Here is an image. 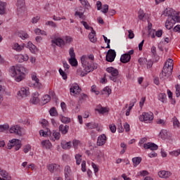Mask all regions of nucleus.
<instances>
[{"mask_svg": "<svg viewBox=\"0 0 180 180\" xmlns=\"http://www.w3.org/2000/svg\"><path fill=\"white\" fill-rule=\"evenodd\" d=\"M163 15L168 16V19L165 22V27L167 30H171L176 22H180V12L167 8L165 10Z\"/></svg>", "mask_w": 180, "mask_h": 180, "instance_id": "f257e3e1", "label": "nucleus"}, {"mask_svg": "<svg viewBox=\"0 0 180 180\" xmlns=\"http://www.w3.org/2000/svg\"><path fill=\"white\" fill-rule=\"evenodd\" d=\"M27 72V69L21 65H17L15 67L12 66L9 69L10 75L15 77V80L17 82H21L25 78V74Z\"/></svg>", "mask_w": 180, "mask_h": 180, "instance_id": "f03ea898", "label": "nucleus"}, {"mask_svg": "<svg viewBox=\"0 0 180 180\" xmlns=\"http://www.w3.org/2000/svg\"><path fill=\"white\" fill-rule=\"evenodd\" d=\"M94 56L93 54L84 55L80 58L81 64L83 68L88 71L93 72L98 68V64L94 63Z\"/></svg>", "mask_w": 180, "mask_h": 180, "instance_id": "7ed1b4c3", "label": "nucleus"}, {"mask_svg": "<svg viewBox=\"0 0 180 180\" xmlns=\"http://www.w3.org/2000/svg\"><path fill=\"white\" fill-rule=\"evenodd\" d=\"M52 46L56 45L57 46L63 47L65 44H70L73 41V38L70 36H65L64 39L60 37L59 33H55L51 37Z\"/></svg>", "mask_w": 180, "mask_h": 180, "instance_id": "20e7f679", "label": "nucleus"}, {"mask_svg": "<svg viewBox=\"0 0 180 180\" xmlns=\"http://www.w3.org/2000/svg\"><path fill=\"white\" fill-rule=\"evenodd\" d=\"M174 69V60L169 59L164 65L162 72L160 75L161 79H167L172 73Z\"/></svg>", "mask_w": 180, "mask_h": 180, "instance_id": "39448f33", "label": "nucleus"}, {"mask_svg": "<svg viewBox=\"0 0 180 180\" xmlns=\"http://www.w3.org/2000/svg\"><path fill=\"white\" fill-rule=\"evenodd\" d=\"M24 47L28 48L31 53H36L38 51V49L31 41H28L27 44L19 45L18 43H15L13 46V49L20 52Z\"/></svg>", "mask_w": 180, "mask_h": 180, "instance_id": "423d86ee", "label": "nucleus"}, {"mask_svg": "<svg viewBox=\"0 0 180 180\" xmlns=\"http://www.w3.org/2000/svg\"><path fill=\"white\" fill-rule=\"evenodd\" d=\"M105 70L110 75V79L113 82H117L120 77L119 70L113 67L107 68Z\"/></svg>", "mask_w": 180, "mask_h": 180, "instance_id": "0eeeda50", "label": "nucleus"}, {"mask_svg": "<svg viewBox=\"0 0 180 180\" xmlns=\"http://www.w3.org/2000/svg\"><path fill=\"white\" fill-rule=\"evenodd\" d=\"M141 122L150 123L154 119V114L151 112H143L139 117Z\"/></svg>", "mask_w": 180, "mask_h": 180, "instance_id": "6e6552de", "label": "nucleus"}, {"mask_svg": "<svg viewBox=\"0 0 180 180\" xmlns=\"http://www.w3.org/2000/svg\"><path fill=\"white\" fill-rule=\"evenodd\" d=\"M22 129L23 128L18 124H13L8 129V131L10 134H13L17 136H21L22 135Z\"/></svg>", "mask_w": 180, "mask_h": 180, "instance_id": "1a4fd4ad", "label": "nucleus"}, {"mask_svg": "<svg viewBox=\"0 0 180 180\" xmlns=\"http://www.w3.org/2000/svg\"><path fill=\"white\" fill-rule=\"evenodd\" d=\"M69 55L70 56V58L68 59L69 63L73 67L77 66L78 65V61L76 58V54L75 53V49H74L73 47H71L69 49Z\"/></svg>", "mask_w": 180, "mask_h": 180, "instance_id": "9d476101", "label": "nucleus"}, {"mask_svg": "<svg viewBox=\"0 0 180 180\" xmlns=\"http://www.w3.org/2000/svg\"><path fill=\"white\" fill-rule=\"evenodd\" d=\"M13 146L15 147V150H18L22 146L21 141L15 139L10 141L8 143V148L11 149Z\"/></svg>", "mask_w": 180, "mask_h": 180, "instance_id": "9b49d317", "label": "nucleus"}, {"mask_svg": "<svg viewBox=\"0 0 180 180\" xmlns=\"http://www.w3.org/2000/svg\"><path fill=\"white\" fill-rule=\"evenodd\" d=\"M82 91V89L79 87V84L74 83L70 88V92L71 96L79 95Z\"/></svg>", "mask_w": 180, "mask_h": 180, "instance_id": "f8f14e48", "label": "nucleus"}, {"mask_svg": "<svg viewBox=\"0 0 180 180\" xmlns=\"http://www.w3.org/2000/svg\"><path fill=\"white\" fill-rule=\"evenodd\" d=\"M31 79L34 82V87L37 89H41L43 87L42 84L39 82V79L37 78V74L35 72L31 74Z\"/></svg>", "mask_w": 180, "mask_h": 180, "instance_id": "ddd939ff", "label": "nucleus"}, {"mask_svg": "<svg viewBox=\"0 0 180 180\" xmlns=\"http://www.w3.org/2000/svg\"><path fill=\"white\" fill-rule=\"evenodd\" d=\"M30 94L29 87H22L20 90L18 91L17 95L20 98H26Z\"/></svg>", "mask_w": 180, "mask_h": 180, "instance_id": "4468645a", "label": "nucleus"}, {"mask_svg": "<svg viewBox=\"0 0 180 180\" xmlns=\"http://www.w3.org/2000/svg\"><path fill=\"white\" fill-rule=\"evenodd\" d=\"M115 58H116V51L112 49L108 50L106 54L105 60L108 62L112 63L115 60Z\"/></svg>", "mask_w": 180, "mask_h": 180, "instance_id": "2eb2a0df", "label": "nucleus"}, {"mask_svg": "<svg viewBox=\"0 0 180 180\" xmlns=\"http://www.w3.org/2000/svg\"><path fill=\"white\" fill-rule=\"evenodd\" d=\"M17 11L18 13L25 11V0H17L16 3Z\"/></svg>", "mask_w": 180, "mask_h": 180, "instance_id": "dca6fc26", "label": "nucleus"}, {"mask_svg": "<svg viewBox=\"0 0 180 180\" xmlns=\"http://www.w3.org/2000/svg\"><path fill=\"white\" fill-rule=\"evenodd\" d=\"M107 141V136L105 134H101L98 136L96 144L98 146H103L105 144Z\"/></svg>", "mask_w": 180, "mask_h": 180, "instance_id": "f3484780", "label": "nucleus"}, {"mask_svg": "<svg viewBox=\"0 0 180 180\" xmlns=\"http://www.w3.org/2000/svg\"><path fill=\"white\" fill-rule=\"evenodd\" d=\"M30 103L32 104H38L40 101L39 98V93L37 91H35L32 94V98L30 100Z\"/></svg>", "mask_w": 180, "mask_h": 180, "instance_id": "a211bd4d", "label": "nucleus"}, {"mask_svg": "<svg viewBox=\"0 0 180 180\" xmlns=\"http://www.w3.org/2000/svg\"><path fill=\"white\" fill-rule=\"evenodd\" d=\"M143 148L145 149H150L151 150H157L158 149V146L155 143L148 142L143 144Z\"/></svg>", "mask_w": 180, "mask_h": 180, "instance_id": "6ab92c4d", "label": "nucleus"}, {"mask_svg": "<svg viewBox=\"0 0 180 180\" xmlns=\"http://www.w3.org/2000/svg\"><path fill=\"white\" fill-rule=\"evenodd\" d=\"M159 136L165 140L169 139L172 136V134L167 129H162L160 132Z\"/></svg>", "mask_w": 180, "mask_h": 180, "instance_id": "aec40b11", "label": "nucleus"}, {"mask_svg": "<svg viewBox=\"0 0 180 180\" xmlns=\"http://www.w3.org/2000/svg\"><path fill=\"white\" fill-rule=\"evenodd\" d=\"M158 176H160V178H162L163 179H167L172 176V173L168 171L161 170L158 172Z\"/></svg>", "mask_w": 180, "mask_h": 180, "instance_id": "412c9836", "label": "nucleus"}, {"mask_svg": "<svg viewBox=\"0 0 180 180\" xmlns=\"http://www.w3.org/2000/svg\"><path fill=\"white\" fill-rule=\"evenodd\" d=\"M48 170L51 173L58 172L60 171V165L57 164H50L48 166Z\"/></svg>", "mask_w": 180, "mask_h": 180, "instance_id": "4be33fe9", "label": "nucleus"}, {"mask_svg": "<svg viewBox=\"0 0 180 180\" xmlns=\"http://www.w3.org/2000/svg\"><path fill=\"white\" fill-rule=\"evenodd\" d=\"M84 70L82 68L77 69V75H79L80 77H85L88 73L91 72V71H88L86 68H83Z\"/></svg>", "mask_w": 180, "mask_h": 180, "instance_id": "5701e85b", "label": "nucleus"}, {"mask_svg": "<svg viewBox=\"0 0 180 180\" xmlns=\"http://www.w3.org/2000/svg\"><path fill=\"white\" fill-rule=\"evenodd\" d=\"M0 176H2L3 178H4V179H11V176H10V174L1 167H0Z\"/></svg>", "mask_w": 180, "mask_h": 180, "instance_id": "b1692460", "label": "nucleus"}, {"mask_svg": "<svg viewBox=\"0 0 180 180\" xmlns=\"http://www.w3.org/2000/svg\"><path fill=\"white\" fill-rule=\"evenodd\" d=\"M96 32L94 30H91V32L88 35V38L91 42L95 43L97 41Z\"/></svg>", "mask_w": 180, "mask_h": 180, "instance_id": "393cba45", "label": "nucleus"}, {"mask_svg": "<svg viewBox=\"0 0 180 180\" xmlns=\"http://www.w3.org/2000/svg\"><path fill=\"white\" fill-rule=\"evenodd\" d=\"M71 174H72L71 167L68 165L65 166L64 168V175H65V179L70 178Z\"/></svg>", "mask_w": 180, "mask_h": 180, "instance_id": "a878e982", "label": "nucleus"}, {"mask_svg": "<svg viewBox=\"0 0 180 180\" xmlns=\"http://www.w3.org/2000/svg\"><path fill=\"white\" fill-rule=\"evenodd\" d=\"M61 136V134L58 131H53L52 134L51 135V140L55 141L56 140H59Z\"/></svg>", "mask_w": 180, "mask_h": 180, "instance_id": "bb28decb", "label": "nucleus"}, {"mask_svg": "<svg viewBox=\"0 0 180 180\" xmlns=\"http://www.w3.org/2000/svg\"><path fill=\"white\" fill-rule=\"evenodd\" d=\"M28 60H29V56L27 54H25V55L20 54V55L17 56V60L19 63H23Z\"/></svg>", "mask_w": 180, "mask_h": 180, "instance_id": "cd10ccee", "label": "nucleus"}, {"mask_svg": "<svg viewBox=\"0 0 180 180\" xmlns=\"http://www.w3.org/2000/svg\"><path fill=\"white\" fill-rule=\"evenodd\" d=\"M59 131L61 132L62 134H66L69 131V126L60 124L58 127Z\"/></svg>", "mask_w": 180, "mask_h": 180, "instance_id": "c85d7f7f", "label": "nucleus"}, {"mask_svg": "<svg viewBox=\"0 0 180 180\" xmlns=\"http://www.w3.org/2000/svg\"><path fill=\"white\" fill-rule=\"evenodd\" d=\"M131 56L129 55L124 53L120 57V61L123 63H126L130 61L131 60Z\"/></svg>", "mask_w": 180, "mask_h": 180, "instance_id": "c756f323", "label": "nucleus"}, {"mask_svg": "<svg viewBox=\"0 0 180 180\" xmlns=\"http://www.w3.org/2000/svg\"><path fill=\"white\" fill-rule=\"evenodd\" d=\"M41 146L46 149H50L52 146V144L49 140H44L41 141Z\"/></svg>", "mask_w": 180, "mask_h": 180, "instance_id": "7c9ffc66", "label": "nucleus"}, {"mask_svg": "<svg viewBox=\"0 0 180 180\" xmlns=\"http://www.w3.org/2000/svg\"><path fill=\"white\" fill-rule=\"evenodd\" d=\"M142 161V158L140 157H136L132 158V162L134 164V167H138L139 164H141Z\"/></svg>", "mask_w": 180, "mask_h": 180, "instance_id": "2f4dec72", "label": "nucleus"}, {"mask_svg": "<svg viewBox=\"0 0 180 180\" xmlns=\"http://www.w3.org/2000/svg\"><path fill=\"white\" fill-rule=\"evenodd\" d=\"M6 3L0 1V15H4L6 13Z\"/></svg>", "mask_w": 180, "mask_h": 180, "instance_id": "473e14b6", "label": "nucleus"}, {"mask_svg": "<svg viewBox=\"0 0 180 180\" xmlns=\"http://www.w3.org/2000/svg\"><path fill=\"white\" fill-rule=\"evenodd\" d=\"M61 147L65 150H68L72 148V142L69 141L61 143Z\"/></svg>", "mask_w": 180, "mask_h": 180, "instance_id": "72a5a7b5", "label": "nucleus"}, {"mask_svg": "<svg viewBox=\"0 0 180 180\" xmlns=\"http://www.w3.org/2000/svg\"><path fill=\"white\" fill-rule=\"evenodd\" d=\"M75 159L76 160V165H80L82 161V155L79 153H77L75 155Z\"/></svg>", "mask_w": 180, "mask_h": 180, "instance_id": "f704fd0d", "label": "nucleus"}, {"mask_svg": "<svg viewBox=\"0 0 180 180\" xmlns=\"http://www.w3.org/2000/svg\"><path fill=\"white\" fill-rule=\"evenodd\" d=\"M96 111H98L101 114H104L107 112V109L105 108L102 107L101 105H98L95 109Z\"/></svg>", "mask_w": 180, "mask_h": 180, "instance_id": "c9c22d12", "label": "nucleus"}, {"mask_svg": "<svg viewBox=\"0 0 180 180\" xmlns=\"http://www.w3.org/2000/svg\"><path fill=\"white\" fill-rule=\"evenodd\" d=\"M8 129H9L8 124H0V132H5Z\"/></svg>", "mask_w": 180, "mask_h": 180, "instance_id": "e433bc0d", "label": "nucleus"}, {"mask_svg": "<svg viewBox=\"0 0 180 180\" xmlns=\"http://www.w3.org/2000/svg\"><path fill=\"white\" fill-rule=\"evenodd\" d=\"M51 101V96L50 95H44L41 98V101L43 104H46Z\"/></svg>", "mask_w": 180, "mask_h": 180, "instance_id": "4c0bfd02", "label": "nucleus"}, {"mask_svg": "<svg viewBox=\"0 0 180 180\" xmlns=\"http://www.w3.org/2000/svg\"><path fill=\"white\" fill-rule=\"evenodd\" d=\"M172 121H173V126L174 128L180 127V122L179 121V120L176 117H174L172 118Z\"/></svg>", "mask_w": 180, "mask_h": 180, "instance_id": "58836bf2", "label": "nucleus"}, {"mask_svg": "<svg viewBox=\"0 0 180 180\" xmlns=\"http://www.w3.org/2000/svg\"><path fill=\"white\" fill-rule=\"evenodd\" d=\"M18 37L22 39L25 40L29 37V35L25 32L22 31L20 33H18Z\"/></svg>", "mask_w": 180, "mask_h": 180, "instance_id": "ea45409f", "label": "nucleus"}, {"mask_svg": "<svg viewBox=\"0 0 180 180\" xmlns=\"http://www.w3.org/2000/svg\"><path fill=\"white\" fill-rule=\"evenodd\" d=\"M167 98V95L164 93H160L158 94V100L162 103L165 102V101L166 100Z\"/></svg>", "mask_w": 180, "mask_h": 180, "instance_id": "a19ab883", "label": "nucleus"}, {"mask_svg": "<svg viewBox=\"0 0 180 180\" xmlns=\"http://www.w3.org/2000/svg\"><path fill=\"white\" fill-rule=\"evenodd\" d=\"M86 127L90 129H95L98 127V124H96L95 122H89L86 124Z\"/></svg>", "mask_w": 180, "mask_h": 180, "instance_id": "79ce46f5", "label": "nucleus"}, {"mask_svg": "<svg viewBox=\"0 0 180 180\" xmlns=\"http://www.w3.org/2000/svg\"><path fill=\"white\" fill-rule=\"evenodd\" d=\"M81 145V141L79 140L74 139L72 141V146L75 149H77L78 146Z\"/></svg>", "mask_w": 180, "mask_h": 180, "instance_id": "37998d69", "label": "nucleus"}, {"mask_svg": "<svg viewBox=\"0 0 180 180\" xmlns=\"http://www.w3.org/2000/svg\"><path fill=\"white\" fill-rule=\"evenodd\" d=\"M45 25H49L53 28H57L58 27V25L54 22L53 21H47L46 23H45Z\"/></svg>", "mask_w": 180, "mask_h": 180, "instance_id": "c03bdc74", "label": "nucleus"}, {"mask_svg": "<svg viewBox=\"0 0 180 180\" xmlns=\"http://www.w3.org/2000/svg\"><path fill=\"white\" fill-rule=\"evenodd\" d=\"M58 72L63 79H68L67 73L65 71H63L61 68H59Z\"/></svg>", "mask_w": 180, "mask_h": 180, "instance_id": "a18cd8bd", "label": "nucleus"}, {"mask_svg": "<svg viewBox=\"0 0 180 180\" xmlns=\"http://www.w3.org/2000/svg\"><path fill=\"white\" fill-rule=\"evenodd\" d=\"M49 114L51 116H57L58 115V112L56 109V108L53 107L49 110Z\"/></svg>", "mask_w": 180, "mask_h": 180, "instance_id": "49530a36", "label": "nucleus"}, {"mask_svg": "<svg viewBox=\"0 0 180 180\" xmlns=\"http://www.w3.org/2000/svg\"><path fill=\"white\" fill-rule=\"evenodd\" d=\"M81 24L84 27L86 30H91L92 31L94 28L88 25L85 21H81Z\"/></svg>", "mask_w": 180, "mask_h": 180, "instance_id": "de8ad7c7", "label": "nucleus"}, {"mask_svg": "<svg viewBox=\"0 0 180 180\" xmlns=\"http://www.w3.org/2000/svg\"><path fill=\"white\" fill-rule=\"evenodd\" d=\"M60 119V121L65 124L69 123L71 121L70 118L64 117V116H62Z\"/></svg>", "mask_w": 180, "mask_h": 180, "instance_id": "09e8293b", "label": "nucleus"}, {"mask_svg": "<svg viewBox=\"0 0 180 180\" xmlns=\"http://www.w3.org/2000/svg\"><path fill=\"white\" fill-rule=\"evenodd\" d=\"M147 62H148V60L145 58H140L139 59V63L142 66H144L145 65H146Z\"/></svg>", "mask_w": 180, "mask_h": 180, "instance_id": "8fccbe9b", "label": "nucleus"}, {"mask_svg": "<svg viewBox=\"0 0 180 180\" xmlns=\"http://www.w3.org/2000/svg\"><path fill=\"white\" fill-rule=\"evenodd\" d=\"M32 149V147L30 145L27 144V145H25L24 147H23V152L25 153V154H27V153L29 151H30Z\"/></svg>", "mask_w": 180, "mask_h": 180, "instance_id": "3c124183", "label": "nucleus"}, {"mask_svg": "<svg viewBox=\"0 0 180 180\" xmlns=\"http://www.w3.org/2000/svg\"><path fill=\"white\" fill-rule=\"evenodd\" d=\"M81 169L82 172H86V162L85 160L82 162Z\"/></svg>", "mask_w": 180, "mask_h": 180, "instance_id": "603ef678", "label": "nucleus"}, {"mask_svg": "<svg viewBox=\"0 0 180 180\" xmlns=\"http://www.w3.org/2000/svg\"><path fill=\"white\" fill-rule=\"evenodd\" d=\"M169 155H174V157H179V155H180V149L169 152Z\"/></svg>", "mask_w": 180, "mask_h": 180, "instance_id": "864d4df0", "label": "nucleus"}, {"mask_svg": "<svg viewBox=\"0 0 180 180\" xmlns=\"http://www.w3.org/2000/svg\"><path fill=\"white\" fill-rule=\"evenodd\" d=\"M88 96L85 94H81L79 96V101L82 102L83 101H85Z\"/></svg>", "mask_w": 180, "mask_h": 180, "instance_id": "5fc2aeb1", "label": "nucleus"}, {"mask_svg": "<svg viewBox=\"0 0 180 180\" xmlns=\"http://www.w3.org/2000/svg\"><path fill=\"white\" fill-rule=\"evenodd\" d=\"M91 167L94 169V174H97V172H98V171H99V169H98L97 165L95 164L94 162H91Z\"/></svg>", "mask_w": 180, "mask_h": 180, "instance_id": "6e6d98bb", "label": "nucleus"}, {"mask_svg": "<svg viewBox=\"0 0 180 180\" xmlns=\"http://www.w3.org/2000/svg\"><path fill=\"white\" fill-rule=\"evenodd\" d=\"M147 141H148V139L146 138V137H143V138L141 139L139 143H138L139 146H140V147L143 146L144 143L146 142Z\"/></svg>", "mask_w": 180, "mask_h": 180, "instance_id": "4d7b16f0", "label": "nucleus"}, {"mask_svg": "<svg viewBox=\"0 0 180 180\" xmlns=\"http://www.w3.org/2000/svg\"><path fill=\"white\" fill-rule=\"evenodd\" d=\"M81 4L85 8H88L89 6V4L87 0H79Z\"/></svg>", "mask_w": 180, "mask_h": 180, "instance_id": "13d9d810", "label": "nucleus"}, {"mask_svg": "<svg viewBox=\"0 0 180 180\" xmlns=\"http://www.w3.org/2000/svg\"><path fill=\"white\" fill-rule=\"evenodd\" d=\"M148 31V36L151 37L152 38H155V30H149Z\"/></svg>", "mask_w": 180, "mask_h": 180, "instance_id": "bf43d9fd", "label": "nucleus"}, {"mask_svg": "<svg viewBox=\"0 0 180 180\" xmlns=\"http://www.w3.org/2000/svg\"><path fill=\"white\" fill-rule=\"evenodd\" d=\"M110 130L112 133H115L117 128L115 124H112L109 125Z\"/></svg>", "mask_w": 180, "mask_h": 180, "instance_id": "052dcab7", "label": "nucleus"}, {"mask_svg": "<svg viewBox=\"0 0 180 180\" xmlns=\"http://www.w3.org/2000/svg\"><path fill=\"white\" fill-rule=\"evenodd\" d=\"M176 88V96L179 97L180 96V85L177 84L175 86Z\"/></svg>", "mask_w": 180, "mask_h": 180, "instance_id": "680f3d73", "label": "nucleus"}, {"mask_svg": "<svg viewBox=\"0 0 180 180\" xmlns=\"http://www.w3.org/2000/svg\"><path fill=\"white\" fill-rule=\"evenodd\" d=\"M144 17H145V13H143V11H140L139 12V16H138L139 19L143 20L144 18Z\"/></svg>", "mask_w": 180, "mask_h": 180, "instance_id": "e2e57ef3", "label": "nucleus"}, {"mask_svg": "<svg viewBox=\"0 0 180 180\" xmlns=\"http://www.w3.org/2000/svg\"><path fill=\"white\" fill-rule=\"evenodd\" d=\"M156 37H161L163 34V31L162 30H158L155 32Z\"/></svg>", "mask_w": 180, "mask_h": 180, "instance_id": "0e129e2a", "label": "nucleus"}, {"mask_svg": "<svg viewBox=\"0 0 180 180\" xmlns=\"http://www.w3.org/2000/svg\"><path fill=\"white\" fill-rule=\"evenodd\" d=\"M39 20H40L39 16L34 17L33 18H32V24L37 23Z\"/></svg>", "mask_w": 180, "mask_h": 180, "instance_id": "69168bd1", "label": "nucleus"}, {"mask_svg": "<svg viewBox=\"0 0 180 180\" xmlns=\"http://www.w3.org/2000/svg\"><path fill=\"white\" fill-rule=\"evenodd\" d=\"M96 89H97L96 86L93 85V86H91V91H92V92H94L95 94L98 95V94H100V92H99L98 91H97Z\"/></svg>", "mask_w": 180, "mask_h": 180, "instance_id": "338daca9", "label": "nucleus"}, {"mask_svg": "<svg viewBox=\"0 0 180 180\" xmlns=\"http://www.w3.org/2000/svg\"><path fill=\"white\" fill-rule=\"evenodd\" d=\"M103 9L102 10V13H108V10H109V6H108V5H104V6H103Z\"/></svg>", "mask_w": 180, "mask_h": 180, "instance_id": "774afa93", "label": "nucleus"}]
</instances>
